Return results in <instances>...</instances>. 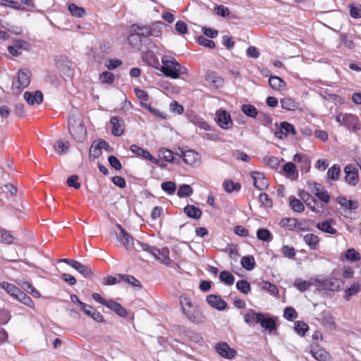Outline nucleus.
Wrapping results in <instances>:
<instances>
[{
    "instance_id": "34",
    "label": "nucleus",
    "mask_w": 361,
    "mask_h": 361,
    "mask_svg": "<svg viewBox=\"0 0 361 361\" xmlns=\"http://www.w3.org/2000/svg\"><path fill=\"white\" fill-rule=\"evenodd\" d=\"M336 202L342 207L348 209H355L358 207V203L355 201L347 200L345 197L338 196Z\"/></svg>"
},
{
    "instance_id": "17",
    "label": "nucleus",
    "mask_w": 361,
    "mask_h": 361,
    "mask_svg": "<svg viewBox=\"0 0 361 361\" xmlns=\"http://www.w3.org/2000/svg\"><path fill=\"white\" fill-rule=\"evenodd\" d=\"M207 302L218 310H224L227 306V303L220 296L214 294L207 295Z\"/></svg>"
},
{
    "instance_id": "49",
    "label": "nucleus",
    "mask_w": 361,
    "mask_h": 361,
    "mask_svg": "<svg viewBox=\"0 0 361 361\" xmlns=\"http://www.w3.org/2000/svg\"><path fill=\"white\" fill-rule=\"evenodd\" d=\"M193 190L190 185L183 184L180 185L178 190L177 195L179 197H187L192 195Z\"/></svg>"
},
{
    "instance_id": "50",
    "label": "nucleus",
    "mask_w": 361,
    "mask_h": 361,
    "mask_svg": "<svg viewBox=\"0 0 361 361\" xmlns=\"http://www.w3.org/2000/svg\"><path fill=\"white\" fill-rule=\"evenodd\" d=\"M360 290L361 286L359 283H354L345 290V299L349 300L351 296L358 293L360 291Z\"/></svg>"
},
{
    "instance_id": "29",
    "label": "nucleus",
    "mask_w": 361,
    "mask_h": 361,
    "mask_svg": "<svg viewBox=\"0 0 361 361\" xmlns=\"http://www.w3.org/2000/svg\"><path fill=\"white\" fill-rule=\"evenodd\" d=\"M184 213L190 218L195 220L200 219L202 214L200 209L194 205L187 204L183 209Z\"/></svg>"
},
{
    "instance_id": "47",
    "label": "nucleus",
    "mask_w": 361,
    "mask_h": 361,
    "mask_svg": "<svg viewBox=\"0 0 361 361\" xmlns=\"http://www.w3.org/2000/svg\"><path fill=\"white\" fill-rule=\"evenodd\" d=\"M219 279L228 286L233 285L235 281L233 275L228 271H222L219 274Z\"/></svg>"
},
{
    "instance_id": "27",
    "label": "nucleus",
    "mask_w": 361,
    "mask_h": 361,
    "mask_svg": "<svg viewBox=\"0 0 361 361\" xmlns=\"http://www.w3.org/2000/svg\"><path fill=\"white\" fill-rule=\"evenodd\" d=\"M24 99L29 104L33 105L36 104H41L43 101V94L39 90L35 91L34 94L30 92L24 93Z\"/></svg>"
},
{
    "instance_id": "58",
    "label": "nucleus",
    "mask_w": 361,
    "mask_h": 361,
    "mask_svg": "<svg viewBox=\"0 0 361 361\" xmlns=\"http://www.w3.org/2000/svg\"><path fill=\"white\" fill-rule=\"evenodd\" d=\"M161 189L169 195L173 194L176 190V185L173 181H165L161 185Z\"/></svg>"
},
{
    "instance_id": "39",
    "label": "nucleus",
    "mask_w": 361,
    "mask_h": 361,
    "mask_svg": "<svg viewBox=\"0 0 361 361\" xmlns=\"http://www.w3.org/2000/svg\"><path fill=\"white\" fill-rule=\"evenodd\" d=\"M269 83L271 87L276 90H281L286 86V82L278 76H271L269 79Z\"/></svg>"
},
{
    "instance_id": "33",
    "label": "nucleus",
    "mask_w": 361,
    "mask_h": 361,
    "mask_svg": "<svg viewBox=\"0 0 361 361\" xmlns=\"http://www.w3.org/2000/svg\"><path fill=\"white\" fill-rule=\"evenodd\" d=\"M0 287L5 290L8 294L14 298H16L20 291V289L16 286L6 281L0 283Z\"/></svg>"
},
{
    "instance_id": "31",
    "label": "nucleus",
    "mask_w": 361,
    "mask_h": 361,
    "mask_svg": "<svg viewBox=\"0 0 361 361\" xmlns=\"http://www.w3.org/2000/svg\"><path fill=\"white\" fill-rule=\"evenodd\" d=\"M303 240L311 250H315L319 245V237L313 233H308L303 236Z\"/></svg>"
},
{
    "instance_id": "20",
    "label": "nucleus",
    "mask_w": 361,
    "mask_h": 361,
    "mask_svg": "<svg viewBox=\"0 0 361 361\" xmlns=\"http://www.w3.org/2000/svg\"><path fill=\"white\" fill-rule=\"evenodd\" d=\"M28 43L25 41L19 39L16 40L12 45L8 46V49L10 54L13 56H19L22 54L23 50L27 49Z\"/></svg>"
},
{
    "instance_id": "8",
    "label": "nucleus",
    "mask_w": 361,
    "mask_h": 361,
    "mask_svg": "<svg viewBox=\"0 0 361 361\" xmlns=\"http://www.w3.org/2000/svg\"><path fill=\"white\" fill-rule=\"evenodd\" d=\"M298 195L311 211L316 213L321 212L319 208L322 209L323 206L319 207L317 200L309 192L303 190H299Z\"/></svg>"
},
{
    "instance_id": "6",
    "label": "nucleus",
    "mask_w": 361,
    "mask_h": 361,
    "mask_svg": "<svg viewBox=\"0 0 361 361\" xmlns=\"http://www.w3.org/2000/svg\"><path fill=\"white\" fill-rule=\"evenodd\" d=\"M31 72L25 68L18 72L17 78L13 81L12 89L16 93H20L30 83Z\"/></svg>"
},
{
    "instance_id": "36",
    "label": "nucleus",
    "mask_w": 361,
    "mask_h": 361,
    "mask_svg": "<svg viewBox=\"0 0 361 361\" xmlns=\"http://www.w3.org/2000/svg\"><path fill=\"white\" fill-rule=\"evenodd\" d=\"M73 269L77 270L80 274L85 278H90L93 275V272L89 266L82 264V263L76 261Z\"/></svg>"
},
{
    "instance_id": "41",
    "label": "nucleus",
    "mask_w": 361,
    "mask_h": 361,
    "mask_svg": "<svg viewBox=\"0 0 361 361\" xmlns=\"http://www.w3.org/2000/svg\"><path fill=\"white\" fill-rule=\"evenodd\" d=\"M68 9L71 14L74 17L82 18L86 14V11L82 7L78 6L73 3L68 5Z\"/></svg>"
},
{
    "instance_id": "43",
    "label": "nucleus",
    "mask_w": 361,
    "mask_h": 361,
    "mask_svg": "<svg viewBox=\"0 0 361 361\" xmlns=\"http://www.w3.org/2000/svg\"><path fill=\"white\" fill-rule=\"evenodd\" d=\"M295 218H283L279 222V225L281 228H283L288 231H295Z\"/></svg>"
},
{
    "instance_id": "9",
    "label": "nucleus",
    "mask_w": 361,
    "mask_h": 361,
    "mask_svg": "<svg viewBox=\"0 0 361 361\" xmlns=\"http://www.w3.org/2000/svg\"><path fill=\"white\" fill-rule=\"evenodd\" d=\"M56 66L61 75L70 77L74 71V63L65 56H61L56 61Z\"/></svg>"
},
{
    "instance_id": "45",
    "label": "nucleus",
    "mask_w": 361,
    "mask_h": 361,
    "mask_svg": "<svg viewBox=\"0 0 361 361\" xmlns=\"http://www.w3.org/2000/svg\"><path fill=\"white\" fill-rule=\"evenodd\" d=\"M341 173L340 166L337 164L333 165L331 168L328 169L327 171V178L333 180H337L339 178V176Z\"/></svg>"
},
{
    "instance_id": "48",
    "label": "nucleus",
    "mask_w": 361,
    "mask_h": 361,
    "mask_svg": "<svg viewBox=\"0 0 361 361\" xmlns=\"http://www.w3.org/2000/svg\"><path fill=\"white\" fill-rule=\"evenodd\" d=\"M257 238L262 241H271L273 239L271 233L267 228L258 229Z\"/></svg>"
},
{
    "instance_id": "7",
    "label": "nucleus",
    "mask_w": 361,
    "mask_h": 361,
    "mask_svg": "<svg viewBox=\"0 0 361 361\" xmlns=\"http://www.w3.org/2000/svg\"><path fill=\"white\" fill-rule=\"evenodd\" d=\"M68 129L70 133L76 141L82 142L85 139L87 135L86 128L80 121L70 118Z\"/></svg>"
},
{
    "instance_id": "26",
    "label": "nucleus",
    "mask_w": 361,
    "mask_h": 361,
    "mask_svg": "<svg viewBox=\"0 0 361 361\" xmlns=\"http://www.w3.org/2000/svg\"><path fill=\"white\" fill-rule=\"evenodd\" d=\"M312 356L317 361H328L329 355L328 352L319 346L312 347L310 350Z\"/></svg>"
},
{
    "instance_id": "54",
    "label": "nucleus",
    "mask_w": 361,
    "mask_h": 361,
    "mask_svg": "<svg viewBox=\"0 0 361 361\" xmlns=\"http://www.w3.org/2000/svg\"><path fill=\"white\" fill-rule=\"evenodd\" d=\"M236 288L242 293L247 294L250 290V284L247 280L241 279L236 283Z\"/></svg>"
},
{
    "instance_id": "16",
    "label": "nucleus",
    "mask_w": 361,
    "mask_h": 361,
    "mask_svg": "<svg viewBox=\"0 0 361 361\" xmlns=\"http://www.w3.org/2000/svg\"><path fill=\"white\" fill-rule=\"evenodd\" d=\"M275 136L279 139H283L287 134L295 135L296 130L291 123L283 121L280 124V130L275 132Z\"/></svg>"
},
{
    "instance_id": "21",
    "label": "nucleus",
    "mask_w": 361,
    "mask_h": 361,
    "mask_svg": "<svg viewBox=\"0 0 361 361\" xmlns=\"http://www.w3.org/2000/svg\"><path fill=\"white\" fill-rule=\"evenodd\" d=\"M117 228L121 231V235L120 240L123 246L128 250L133 248V238L130 235L120 224H117Z\"/></svg>"
},
{
    "instance_id": "4",
    "label": "nucleus",
    "mask_w": 361,
    "mask_h": 361,
    "mask_svg": "<svg viewBox=\"0 0 361 361\" xmlns=\"http://www.w3.org/2000/svg\"><path fill=\"white\" fill-rule=\"evenodd\" d=\"M336 121L341 126L354 133L361 129L359 118L355 114L338 112L336 115Z\"/></svg>"
},
{
    "instance_id": "37",
    "label": "nucleus",
    "mask_w": 361,
    "mask_h": 361,
    "mask_svg": "<svg viewBox=\"0 0 361 361\" xmlns=\"http://www.w3.org/2000/svg\"><path fill=\"white\" fill-rule=\"evenodd\" d=\"M69 148V142L68 141H63L62 140H58L54 145V149L59 155H62L67 153Z\"/></svg>"
},
{
    "instance_id": "11",
    "label": "nucleus",
    "mask_w": 361,
    "mask_h": 361,
    "mask_svg": "<svg viewBox=\"0 0 361 361\" xmlns=\"http://www.w3.org/2000/svg\"><path fill=\"white\" fill-rule=\"evenodd\" d=\"M130 150L131 151L132 153L135 154L137 157L145 160H149L154 164L161 166L159 164V159L153 157L149 151L139 147L138 145H132L130 147Z\"/></svg>"
},
{
    "instance_id": "25",
    "label": "nucleus",
    "mask_w": 361,
    "mask_h": 361,
    "mask_svg": "<svg viewBox=\"0 0 361 361\" xmlns=\"http://www.w3.org/2000/svg\"><path fill=\"white\" fill-rule=\"evenodd\" d=\"M333 222L334 220L332 219L319 222L317 224V228L324 233L336 235L338 234V231L335 228L332 227L331 224Z\"/></svg>"
},
{
    "instance_id": "30",
    "label": "nucleus",
    "mask_w": 361,
    "mask_h": 361,
    "mask_svg": "<svg viewBox=\"0 0 361 361\" xmlns=\"http://www.w3.org/2000/svg\"><path fill=\"white\" fill-rule=\"evenodd\" d=\"M259 324L269 333L276 330V324L274 319L271 317H266L263 314V317L261 319Z\"/></svg>"
},
{
    "instance_id": "14",
    "label": "nucleus",
    "mask_w": 361,
    "mask_h": 361,
    "mask_svg": "<svg viewBox=\"0 0 361 361\" xmlns=\"http://www.w3.org/2000/svg\"><path fill=\"white\" fill-rule=\"evenodd\" d=\"M216 351L223 357L226 359H231L234 357L236 351L230 348L226 343H219L216 345Z\"/></svg>"
},
{
    "instance_id": "40",
    "label": "nucleus",
    "mask_w": 361,
    "mask_h": 361,
    "mask_svg": "<svg viewBox=\"0 0 361 361\" xmlns=\"http://www.w3.org/2000/svg\"><path fill=\"white\" fill-rule=\"evenodd\" d=\"M240 263L242 267L247 271L252 270L256 265L255 258L252 255L243 257Z\"/></svg>"
},
{
    "instance_id": "55",
    "label": "nucleus",
    "mask_w": 361,
    "mask_h": 361,
    "mask_svg": "<svg viewBox=\"0 0 361 361\" xmlns=\"http://www.w3.org/2000/svg\"><path fill=\"white\" fill-rule=\"evenodd\" d=\"M13 236L7 230L0 228V240L6 244H11L13 240Z\"/></svg>"
},
{
    "instance_id": "1",
    "label": "nucleus",
    "mask_w": 361,
    "mask_h": 361,
    "mask_svg": "<svg viewBox=\"0 0 361 361\" xmlns=\"http://www.w3.org/2000/svg\"><path fill=\"white\" fill-rule=\"evenodd\" d=\"M180 305L183 315L191 323L197 325L204 324L207 321L203 310L191 298L182 294L179 298Z\"/></svg>"
},
{
    "instance_id": "5",
    "label": "nucleus",
    "mask_w": 361,
    "mask_h": 361,
    "mask_svg": "<svg viewBox=\"0 0 361 361\" xmlns=\"http://www.w3.org/2000/svg\"><path fill=\"white\" fill-rule=\"evenodd\" d=\"M315 285L319 286V289L330 291H338L343 285V281L339 279L329 277L320 279L319 276L314 278Z\"/></svg>"
},
{
    "instance_id": "24",
    "label": "nucleus",
    "mask_w": 361,
    "mask_h": 361,
    "mask_svg": "<svg viewBox=\"0 0 361 361\" xmlns=\"http://www.w3.org/2000/svg\"><path fill=\"white\" fill-rule=\"evenodd\" d=\"M263 317V313L256 312L253 310H250L244 314V321L249 326H253L254 324H259Z\"/></svg>"
},
{
    "instance_id": "52",
    "label": "nucleus",
    "mask_w": 361,
    "mask_h": 361,
    "mask_svg": "<svg viewBox=\"0 0 361 361\" xmlns=\"http://www.w3.org/2000/svg\"><path fill=\"white\" fill-rule=\"evenodd\" d=\"M119 278L122 279L126 283L130 284L133 287L138 288H142L141 283L136 278L131 275H119Z\"/></svg>"
},
{
    "instance_id": "28",
    "label": "nucleus",
    "mask_w": 361,
    "mask_h": 361,
    "mask_svg": "<svg viewBox=\"0 0 361 361\" xmlns=\"http://www.w3.org/2000/svg\"><path fill=\"white\" fill-rule=\"evenodd\" d=\"M293 160L295 162L300 163L301 170H305V172L308 171L310 167V161L307 155L305 154H295L293 156Z\"/></svg>"
},
{
    "instance_id": "61",
    "label": "nucleus",
    "mask_w": 361,
    "mask_h": 361,
    "mask_svg": "<svg viewBox=\"0 0 361 361\" xmlns=\"http://www.w3.org/2000/svg\"><path fill=\"white\" fill-rule=\"evenodd\" d=\"M281 253L286 257L293 259L295 256V250L293 247L283 245L281 248Z\"/></svg>"
},
{
    "instance_id": "53",
    "label": "nucleus",
    "mask_w": 361,
    "mask_h": 361,
    "mask_svg": "<svg viewBox=\"0 0 361 361\" xmlns=\"http://www.w3.org/2000/svg\"><path fill=\"white\" fill-rule=\"evenodd\" d=\"M294 329L298 335L302 336L309 329V326L303 322L297 321L294 324Z\"/></svg>"
},
{
    "instance_id": "22",
    "label": "nucleus",
    "mask_w": 361,
    "mask_h": 361,
    "mask_svg": "<svg viewBox=\"0 0 361 361\" xmlns=\"http://www.w3.org/2000/svg\"><path fill=\"white\" fill-rule=\"evenodd\" d=\"M206 81L213 87L219 88L223 86L224 81L216 72L209 71L205 75Z\"/></svg>"
},
{
    "instance_id": "42",
    "label": "nucleus",
    "mask_w": 361,
    "mask_h": 361,
    "mask_svg": "<svg viewBox=\"0 0 361 361\" xmlns=\"http://www.w3.org/2000/svg\"><path fill=\"white\" fill-rule=\"evenodd\" d=\"M289 204L291 209L298 213H301L305 209V207L302 202L300 200L295 198L294 196H290L289 197Z\"/></svg>"
},
{
    "instance_id": "2",
    "label": "nucleus",
    "mask_w": 361,
    "mask_h": 361,
    "mask_svg": "<svg viewBox=\"0 0 361 361\" xmlns=\"http://www.w3.org/2000/svg\"><path fill=\"white\" fill-rule=\"evenodd\" d=\"M164 23L161 21H155L149 25H140L133 24L131 25V30L133 32H137L145 41V44H151L152 42L147 37L152 36L159 37L162 35Z\"/></svg>"
},
{
    "instance_id": "46",
    "label": "nucleus",
    "mask_w": 361,
    "mask_h": 361,
    "mask_svg": "<svg viewBox=\"0 0 361 361\" xmlns=\"http://www.w3.org/2000/svg\"><path fill=\"white\" fill-rule=\"evenodd\" d=\"M16 299L30 307H34L35 303L32 298L21 290L16 296Z\"/></svg>"
},
{
    "instance_id": "44",
    "label": "nucleus",
    "mask_w": 361,
    "mask_h": 361,
    "mask_svg": "<svg viewBox=\"0 0 361 361\" xmlns=\"http://www.w3.org/2000/svg\"><path fill=\"white\" fill-rule=\"evenodd\" d=\"M241 111L247 116L250 118H255L258 115V111L256 107L251 104H243L241 106Z\"/></svg>"
},
{
    "instance_id": "15",
    "label": "nucleus",
    "mask_w": 361,
    "mask_h": 361,
    "mask_svg": "<svg viewBox=\"0 0 361 361\" xmlns=\"http://www.w3.org/2000/svg\"><path fill=\"white\" fill-rule=\"evenodd\" d=\"M181 155L184 162L190 166L198 165L200 159V154L193 150L181 151Z\"/></svg>"
},
{
    "instance_id": "19",
    "label": "nucleus",
    "mask_w": 361,
    "mask_h": 361,
    "mask_svg": "<svg viewBox=\"0 0 361 361\" xmlns=\"http://www.w3.org/2000/svg\"><path fill=\"white\" fill-rule=\"evenodd\" d=\"M251 176L253 179L254 185L255 188L259 190H262L267 188L269 184L264 173L257 171H253Z\"/></svg>"
},
{
    "instance_id": "32",
    "label": "nucleus",
    "mask_w": 361,
    "mask_h": 361,
    "mask_svg": "<svg viewBox=\"0 0 361 361\" xmlns=\"http://www.w3.org/2000/svg\"><path fill=\"white\" fill-rule=\"evenodd\" d=\"M314 278H311L308 281H304L302 279H296L294 282V286L301 292H305L311 286L315 285Z\"/></svg>"
},
{
    "instance_id": "35",
    "label": "nucleus",
    "mask_w": 361,
    "mask_h": 361,
    "mask_svg": "<svg viewBox=\"0 0 361 361\" xmlns=\"http://www.w3.org/2000/svg\"><path fill=\"white\" fill-rule=\"evenodd\" d=\"M281 106L287 111H295L299 104L290 97H285L280 100Z\"/></svg>"
},
{
    "instance_id": "57",
    "label": "nucleus",
    "mask_w": 361,
    "mask_h": 361,
    "mask_svg": "<svg viewBox=\"0 0 361 361\" xmlns=\"http://www.w3.org/2000/svg\"><path fill=\"white\" fill-rule=\"evenodd\" d=\"M261 288L270 293L273 295L279 293L276 286L268 281H264L261 285Z\"/></svg>"
},
{
    "instance_id": "3",
    "label": "nucleus",
    "mask_w": 361,
    "mask_h": 361,
    "mask_svg": "<svg viewBox=\"0 0 361 361\" xmlns=\"http://www.w3.org/2000/svg\"><path fill=\"white\" fill-rule=\"evenodd\" d=\"M161 71L166 76L173 79L188 73L187 68L182 66L176 59H162Z\"/></svg>"
},
{
    "instance_id": "23",
    "label": "nucleus",
    "mask_w": 361,
    "mask_h": 361,
    "mask_svg": "<svg viewBox=\"0 0 361 361\" xmlns=\"http://www.w3.org/2000/svg\"><path fill=\"white\" fill-rule=\"evenodd\" d=\"M153 256L155 259L159 261L161 263L169 265L171 262L169 257V250L167 247L162 249L156 248L154 250Z\"/></svg>"
},
{
    "instance_id": "62",
    "label": "nucleus",
    "mask_w": 361,
    "mask_h": 361,
    "mask_svg": "<svg viewBox=\"0 0 361 361\" xmlns=\"http://www.w3.org/2000/svg\"><path fill=\"white\" fill-rule=\"evenodd\" d=\"M197 42L200 45L209 49H214L215 47V42L206 38L204 36H199L197 37Z\"/></svg>"
},
{
    "instance_id": "56",
    "label": "nucleus",
    "mask_w": 361,
    "mask_h": 361,
    "mask_svg": "<svg viewBox=\"0 0 361 361\" xmlns=\"http://www.w3.org/2000/svg\"><path fill=\"white\" fill-rule=\"evenodd\" d=\"M345 258L350 262H357L360 259V254L354 248H350L345 252Z\"/></svg>"
},
{
    "instance_id": "13",
    "label": "nucleus",
    "mask_w": 361,
    "mask_h": 361,
    "mask_svg": "<svg viewBox=\"0 0 361 361\" xmlns=\"http://www.w3.org/2000/svg\"><path fill=\"white\" fill-rule=\"evenodd\" d=\"M110 123L112 126L111 133L114 136H121L125 130V123L122 118L119 116L111 117Z\"/></svg>"
},
{
    "instance_id": "38",
    "label": "nucleus",
    "mask_w": 361,
    "mask_h": 361,
    "mask_svg": "<svg viewBox=\"0 0 361 361\" xmlns=\"http://www.w3.org/2000/svg\"><path fill=\"white\" fill-rule=\"evenodd\" d=\"M223 188L228 193L238 192L241 189V185L239 183H235L232 180H226L223 183Z\"/></svg>"
},
{
    "instance_id": "18",
    "label": "nucleus",
    "mask_w": 361,
    "mask_h": 361,
    "mask_svg": "<svg viewBox=\"0 0 361 361\" xmlns=\"http://www.w3.org/2000/svg\"><path fill=\"white\" fill-rule=\"evenodd\" d=\"M129 44L135 49L141 51L142 49V45L145 44L144 39L137 32H133L131 27H130V33L128 37Z\"/></svg>"
},
{
    "instance_id": "51",
    "label": "nucleus",
    "mask_w": 361,
    "mask_h": 361,
    "mask_svg": "<svg viewBox=\"0 0 361 361\" xmlns=\"http://www.w3.org/2000/svg\"><path fill=\"white\" fill-rule=\"evenodd\" d=\"M21 286L23 289L31 294L33 297L37 298L41 297L40 293L29 282H23Z\"/></svg>"
},
{
    "instance_id": "12",
    "label": "nucleus",
    "mask_w": 361,
    "mask_h": 361,
    "mask_svg": "<svg viewBox=\"0 0 361 361\" xmlns=\"http://www.w3.org/2000/svg\"><path fill=\"white\" fill-rule=\"evenodd\" d=\"M216 121L219 127L223 129H228L233 125L231 115L225 110H219L216 113Z\"/></svg>"
},
{
    "instance_id": "10",
    "label": "nucleus",
    "mask_w": 361,
    "mask_h": 361,
    "mask_svg": "<svg viewBox=\"0 0 361 361\" xmlns=\"http://www.w3.org/2000/svg\"><path fill=\"white\" fill-rule=\"evenodd\" d=\"M344 173L345 182L351 186H355L359 181L357 168L353 164H348L344 168Z\"/></svg>"
},
{
    "instance_id": "64",
    "label": "nucleus",
    "mask_w": 361,
    "mask_h": 361,
    "mask_svg": "<svg viewBox=\"0 0 361 361\" xmlns=\"http://www.w3.org/2000/svg\"><path fill=\"white\" fill-rule=\"evenodd\" d=\"M349 7L350 15L353 18L357 19L361 18V5L353 6L350 4Z\"/></svg>"
},
{
    "instance_id": "60",
    "label": "nucleus",
    "mask_w": 361,
    "mask_h": 361,
    "mask_svg": "<svg viewBox=\"0 0 361 361\" xmlns=\"http://www.w3.org/2000/svg\"><path fill=\"white\" fill-rule=\"evenodd\" d=\"M99 79L103 83L111 84L114 82L115 77L114 73L109 71H104L99 76Z\"/></svg>"
},
{
    "instance_id": "63",
    "label": "nucleus",
    "mask_w": 361,
    "mask_h": 361,
    "mask_svg": "<svg viewBox=\"0 0 361 361\" xmlns=\"http://www.w3.org/2000/svg\"><path fill=\"white\" fill-rule=\"evenodd\" d=\"M283 169L288 176H293L296 173V166L293 162H287L285 164Z\"/></svg>"
},
{
    "instance_id": "59",
    "label": "nucleus",
    "mask_w": 361,
    "mask_h": 361,
    "mask_svg": "<svg viewBox=\"0 0 361 361\" xmlns=\"http://www.w3.org/2000/svg\"><path fill=\"white\" fill-rule=\"evenodd\" d=\"M283 317L288 321H293L298 317V313L292 307H287L284 310Z\"/></svg>"
}]
</instances>
